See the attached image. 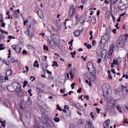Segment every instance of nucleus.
Wrapping results in <instances>:
<instances>
[{
    "mask_svg": "<svg viewBox=\"0 0 128 128\" xmlns=\"http://www.w3.org/2000/svg\"><path fill=\"white\" fill-rule=\"evenodd\" d=\"M16 94L19 97H21L24 94V92L21 90V88L17 90L16 92Z\"/></svg>",
    "mask_w": 128,
    "mask_h": 128,
    "instance_id": "0eeeda50",
    "label": "nucleus"
},
{
    "mask_svg": "<svg viewBox=\"0 0 128 128\" xmlns=\"http://www.w3.org/2000/svg\"><path fill=\"white\" fill-rule=\"evenodd\" d=\"M110 16V11H107L106 13L105 17L109 19Z\"/></svg>",
    "mask_w": 128,
    "mask_h": 128,
    "instance_id": "aec40b11",
    "label": "nucleus"
},
{
    "mask_svg": "<svg viewBox=\"0 0 128 128\" xmlns=\"http://www.w3.org/2000/svg\"><path fill=\"white\" fill-rule=\"evenodd\" d=\"M109 38V36L108 34H104L102 37L100 43L99 44L101 47H104L105 44L108 42Z\"/></svg>",
    "mask_w": 128,
    "mask_h": 128,
    "instance_id": "f257e3e1",
    "label": "nucleus"
},
{
    "mask_svg": "<svg viewBox=\"0 0 128 128\" xmlns=\"http://www.w3.org/2000/svg\"><path fill=\"white\" fill-rule=\"evenodd\" d=\"M25 115L26 117L28 118H31V114L30 112L27 110L26 111L25 113Z\"/></svg>",
    "mask_w": 128,
    "mask_h": 128,
    "instance_id": "dca6fc26",
    "label": "nucleus"
},
{
    "mask_svg": "<svg viewBox=\"0 0 128 128\" xmlns=\"http://www.w3.org/2000/svg\"><path fill=\"white\" fill-rule=\"evenodd\" d=\"M87 67L88 70L90 69L93 70V64L91 62H88L87 64Z\"/></svg>",
    "mask_w": 128,
    "mask_h": 128,
    "instance_id": "4468645a",
    "label": "nucleus"
},
{
    "mask_svg": "<svg viewBox=\"0 0 128 128\" xmlns=\"http://www.w3.org/2000/svg\"><path fill=\"white\" fill-rule=\"evenodd\" d=\"M21 53L22 54H27V52L25 50H22V52H21Z\"/></svg>",
    "mask_w": 128,
    "mask_h": 128,
    "instance_id": "8fccbe9b",
    "label": "nucleus"
},
{
    "mask_svg": "<svg viewBox=\"0 0 128 128\" xmlns=\"http://www.w3.org/2000/svg\"><path fill=\"white\" fill-rule=\"evenodd\" d=\"M54 120L55 122H58L60 121V118L57 117L54 118Z\"/></svg>",
    "mask_w": 128,
    "mask_h": 128,
    "instance_id": "72a5a7b5",
    "label": "nucleus"
},
{
    "mask_svg": "<svg viewBox=\"0 0 128 128\" xmlns=\"http://www.w3.org/2000/svg\"><path fill=\"white\" fill-rule=\"evenodd\" d=\"M114 107V104L111 103L108 104L106 106V108L108 110H110L113 108Z\"/></svg>",
    "mask_w": 128,
    "mask_h": 128,
    "instance_id": "2eb2a0df",
    "label": "nucleus"
},
{
    "mask_svg": "<svg viewBox=\"0 0 128 128\" xmlns=\"http://www.w3.org/2000/svg\"><path fill=\"white\" fill-rule=\"evenodd\" d=\"M50 28H51V29L50 30L48 29V30L50 32H52V31H53L54 30V28L52 26H50Z\"/></svg>",
    "mask_w": 128,
    "mask_h": 128,
    "instance_id": "58836bf2",
    "label": "nucleus"
},
{
    "mask_svg": "<svg viewBox=\"0 0 128 128\" xmlns=\"http://www.w3.org/2000/svg\"><path fill=\"white\" fill-rule=\"evenodd\" d=\"M5 25V23L2 22L1 24V26L4 28Z\"/></svg>",
    "mask_w": 128,
    "mask_h": 128,
    "instance_id": "338daca9",
    "label": "nucleus"
},
{
    "mask_svg": "<svg viewBox=\"0 0 128 128\" xmlns=\"http://www.w3.org/2000/svg\"><path fill=\"white\" fill-rule=\"evenodd\" d=\"M125 60L126 61L128 60V53L125 56Z\"/></svg>",
    "mask_w": 128,
    "mask_h": 128,
    "instance_id": "49530a36",
    "label": "nucleus"
},
{
    "mask_svg": "<svg viewBox=\"0 0 128 128\" xmlns=\"http://www.w3.org/2000/svg\"><path fill=\"white\" fill-rule=\"evenodd\" d=\"M8 38L9 39H15V37L13 36H10L8 37Z\"/></svg>",
    "mask_w": 128,
    "mask_h": 128,
    "instance_id": "5fc2aeb1",
    "label": "nucleus"
},
{
    "mask_svg": "<svg viewBox=\"0 0 128 128\" xmlns=\"http://www.w3.org/2000/svg\"><path fill=\"white\" fill-rule=\"evenodd\" d=\"M47 42L48 43H49L48 44L51 45L52 47L54 48H56V44L54 42L53 40H51L48 39L47 40Z\"/></svg>",
    "mask_w": 128,
    "mask_h": 128,
    "instance_id": "1a4fd4ad",
    "label": "nucleus"
},
{
    "mask_svg": "<svg viewBox=\"0 0 128 128\" xmlns=\"http://www.w3.org/2000/svg\"><path fill=\"white\" fill-rule=\"evenodd\" d=\"M77 109H79V110H84V109L83 108V107L82 106H81L80 107H78L77 106V107H76Z\"/></svg>",
    "mask_w": 128,
    "mask_h": 128,
    "instance_id": "de8ad7c7",
    "label": "nucleus"
},
{
    "mask_svg": "<svg viewBox=\"0 0 128 128\" xmlns=\"http://www.w3.org/2000/svg\"><path fill=\"white\" fill-rule=\"evenodd\" d=\"M14 91H16L18 88H21L20 84L18 82H15L12 84Z\"/></svg>",
    "mask_w": 128,
    "mask_h": 128,
    "instance_id": "20e7f679",
    "label": "nucleus"
},
{
    "mask_svg": "<svg viewBox=\"0 0 128 128\" xmlns=\"http://www.w3.org/2000/svg\"><path fill=\"white\" fill-rule=\"evenodd\" d=\"M11 46L12 48L14 50H16V48H17V46H16L12 45Z\"/></svg>",
    "mask_w": 128,
    "mask_h": 128,
    "instance_id": "864d4df0",
    "label": "nucleus"
},
{
    "mask_svg": "<svg viewBox=\"0 0 128 128\" xmlns=\"http://www.w3.org/2000/svg\"><path fill=\"white\" fill-rule=\"evenodd\" d=\"M7 90L10 92H12L14 91L12 85H8L7 87Z\"/></svg>",
    "mask_w": 128,
    "mask_h": 128,
    "instance_id": "a211bd4d",
    "label": "nucleus"
},
{
    "mask_svg": "<svg viewBox=\"0 0 128 128\" xmlns=\"http://www.w3.org/2000/svg\"><path fill=\"white\" fill-rule=\"evenodd\" d=\"M101 57L105 58L106 54V51L105 49L102 50L101 52Z\"/></svg>",
    "mask_w": 128,
    "mask_h": 128,
    "instance_id": "ddd939ff",
    "label": "nucleus"
},
{
    "mask_svg": "<svg viewBox=\"0 0 128 128\" xmlns=\"http://www.w3.org/2000/svg\"><path fill=\"white\" fill-rule=\"evenodd\" d=\"M57 108L56 109L57 110H59L60 111H62V109L60 108V106H59V105L58 104H57Z\"/></svg>",
    "mask_w": 128,
    "mask_h": 128,
    "instance_id": "79ce46f5",
    "label": "nucleus"
},
{
    "mask_svg": "<svg viewBox=\"0 0 128 128\" xmlns=\"http://www.w3.org/2000/svg\"><path fill=\"white\" fill-rule=\"evenodd\" d=\"M42 64L43 65L42 66L43 70H45V68L47 69V67L48 66V65L46 63L44 64L43 63H42Z\"/></svg>",
    "mask_w": 128,
    "mask_h": 128,
    "instance_id": "a878e982",
    "label": "nucleus"
},
{
    "mask_svg": "<svg viewBox=\"0 0 128 128\" xmlns=\"http://www.w3.org/2000/svg\"><path fill=\"white\" fill-rule=\"evenodd\" d=\"M123 123L125 124V123L128 124V121L126 119H125L124 120V121L123 122Z\"/></svg>",
    "mask_w": 128,
    "mask_h": 128,
    "instance_id": "774afa93",
    "label": "nucleus"
},
{
    "mask_svg": "<svg viewBox=\"0 0 128 128\" xmlns=\"http://www.w3.org/2000/svg\"><path fill=\"white\" fill-rule=\"evenodd\" d=\"M89 72L92 75L93 74H96V71L94 70V69H93V70H92V69H90L88 70Z\"/></svg>",
    "mask_w": 128,
    "mask_h": 128,
    "instance_id": "bb28decb",
    "label": "nucleus"
},
{
    "mask_svg": "<svg viewBox=\"0 0 128 128\" xmlns=\"http://www.w3.org/2000/svg\"><path fill=\"white\" fill-rule=\"evenodd\" d=\"M110 120L109 119L105 121L104 123L105 124H104V128H108L109 124L110 123Z\"/></svg>",
    "mask_w": 128,
    "mask_h": 128,
    "instance_id": "f8f14e48",
    "label": "nucleus"
},
{
    "mask_svg": "<svg viewBox=\"0 0 128 128\" xmlns=\"http://www.w3.org/2000/svg\"><path fill=\"white\" fill-rule=\"evenodd\" d=\"M32 78H33L32 80V82H33L34 81V80H35V79H36V78L32 76H31L30 77V80H31Z\"/></svg>",
    "mask_w": 128,
    "mask_h": 128,
    "instance_id": "3c124183",
    "label": "nucleus"
},
{
    "mask_svg": "<svg viewBox=\"0 0 128 128\" xmlns=\"http://www.w3.org/2000/svg\"><path fill=\"white\" fill-rule=\"evenodd\" d=\"M13 15L15 18H18L19 17L18 14L16 12L15 10L13 12Z\"/></svg>",
    "mask_w": 128,
    "mask_h": 128,
    "instance_id": "4be33fe9",
    "label": "nucleus"
},
{
    "mask_svg": "<svg viewBox=\"0 0 128 128\" xmlns=\"http://www.w3.org/2000/svg\"><path fill=\"white\" fill-rule=\"evenodd\" d=\"M117 42L116 46L118 48H122L125 41L124 42L123 39L121 37H120L118 40Z\"/></svg>",
    "mask_w": 128,
    "mask_h": 128,
    "instance_id": "7ed1b4c3",
    "label": "nucleus"
},
{
    "mask_svg": "<svg viewBox=\"0 0 128 128\" xmlns=\"http://www.w3.org/2000/svg\"><path fill=\"white\" fill-rule=\"evenodd\" d=\"M75 84V83H72L71 85V86L72 88V89H73L74 88V86Z\"/></svg>",
    "mask_w": 128,
    "mask_h": 128,
    "instance_id": "e2e57ef3",
    "label": "nucleus"
},
{
    "mask_svg": "<svg viewBox=\"0 0 128 128\" xmlns=\"http://www.w3.org/2000/svg\"><path fill=\"white\" fill-rule=\"evenodd\" d=\"M48 126L50 127L51 128H52L54 127H55V125L54 124L53 122L51 120H49L45 124Z\"/></svg>",
    "mask_w": 128,
    "mask_h": 128,
    "instance_id": "6e6552de",
    "label": "nucleus"
},
{
    "mask_svg": "<svg viewBox=\"0 0 128 128\" xmlns=\"http://www.w3.org/2000/svg\"><path fill=\"white\" fill-rule=\"evenodd\" d=\"M70 104L72 105L73 106H75L76 107H77V106L73 102H71L70 103Z\"/></svg>",
    "mask_w": 128,
    "mask_h": 128,
    "instance_id": "ea45409f",
    "label": "nucleus"
},
{
    "mask_svg": "<svg viewBox=\"0 0 128 128\" xmlns=\"http://www.w3.org/2000/svg\"><path fill=\"white\" fill-rule=\"evenodd\" d=\"M56 30L57 31H59L61 28V25L60 24H57L56 26Z\"/></svg>",
    "mask_w": 128,
    "mask_h": 128,
    "instance_id": "7c9ffc66",
    "label": "nucleus"
},
{
    "mask_svg": "<svg viewBox=\"0 0 128 128\" xmlns=\"http://www.w3.org/2000/svg\"><path fill=\"white\" fill-rule=\"evenodd\" d=\"M39 106L42 108L44 110H45V108H47V105L46 104H44V107L41 106Z\"/></svg>",
    "mask_w": 128,
    "mask_h": 128,
    "instance_id": "09e8293b",
    "label": "nucleus"
},
{
    "mask_svg": "<svg viewBox=\"0 0 128 128\" xmlns=\"http://www.w3.org/2000/svg\"><path fill=\"white\" fill-rule=\"evenodd\" d=\"M27 48L29 49H32L33 48V47L31 45L28 44L27 45Z\"/></svg>",
    "mask_w": 128,
    "mask_h": 128,
    "instance_id": "c03bdc74",
    "label": "nucleus"
},
{
    "mask_svg": "<svg viewBox=\"0 0 128 128\" xmlns=\"http://www.w3.org/2000/svg\"><path fill=\"white\" fill-rule=\"evenodd\" d=\"M50 118L46 116L45 114L42 115V120L43 123L44 124L46 123L49 120Z\"/></svg>",
    "mask_w": 128,
    "mask_h": 128,
    "instance_id": "423d86ee",
    "label": "nucleus"
},
{
    "mask_svg": "<svg viewBox=\"0 0 128 128\" xmlns=\"http://www.w3.org/2000/svg\"><path fill=\"white\" fill-rule=\"evenodd\" d=\"M64 108L65 109H67V110H68L69 109V106L68 105H65L64 106Z\"/></svg>",
    "mask_w": 128,
    "mask_h": 128,
    "instance_id": "603ef678",
    "label": "nucleus"
},
{
    "mask_svg": "<svg viewBox=\"0 0 128 128\" xmlns=\"http://www.w3.org/2000/svg\"><path fill=\"white\" fill-rule=\"evenodd\" d=\"M111 16L112 18L113 22H115V17H114V15L112 14H111Z\"/></svg>",
    "mask_w": 128,
    "mask_h": 128,
    "instance_id": "4d7b16f0",
    "label": "nucleus"
},
{
    "mask_svg": "<svg viewBox=\"0 0 128 128\" xmlns=\"http://www.w3.org/2000/svg\"><path fill=\"white\" fill-rule=\"evenodd\" d=\"M85 128H94L92 125V122L90 120H89L86 123L85 126Z\"/></svg>",
    "mask_w": 128,
    "mask_h": 128,
    "instance_id": "9d476101",
    "label": "nucleus"
},
{
    "mask_svg": "<svg viewBox=\"0 0 128 128\" xmlns=\"http://www.w3.org/2000/svg\"><path fill=\"white\" fill-rule=\"evenodd\" d=\"M110 1L112 3H113L114 4H115L116 2L118 0H110Z\"/></svg>",
    "mask_w": 128,
    "mask_h": 128,
    "instance_id": "bf43d9fd",
    "label": "nucleus"
},
{
    "mask_svg": "<svg viewBox=\"0 0 128 128\" xmlns=\"http://www.w3.org/2000/svg\"><path fill=\"white\" fill-rule=\"evenodd\" d=\"M120 2L125 5L128 3V1H127V0H121Z\"/></svg>",
    "mask_w": 128,
    "mask_h": 128,
    "instance_id": "cd10ccee",
    "label": "nucleus"
},
{
    "mask_svg": "<svg viewBox=\"0 0 128 128\" xmlns=\"http://www.w3.org/2000/svg\"><path fill=\"white\" fill-rule=\"evenodd\" d=\"M0 81L2 82H4L5 81V79H4V77L3 76H0Z\"/></svg>",
    "mask_w": 128,
    "mask_h": 128,
    "instance_id": "2f4dec72",
    "label": "nucleus"
},
{
    "mask_svg": "<svg viewBox=\"0 0 128 128\" xmlns=\"http://www.w3.org/2000/svg\"><path fill=\"white\" fill-rule=\"evenodd\" d=\"M38 61L37 60H36L34 62V67L36 66V67L38 68L39 66V65L38 63Z\"/></svg>",
    "mask_w": 128,
    "mask_h": 128,
    "instance_id": "c85d7f7f",
    "label": "nucleus"
},
{
    "mask_svg": "<svg viewBox=\"0 0 128 128\" xmlns=\"http://www.w3.org/2000/svg\"><path fill=\"white\" fill-rule=\"evenodd\" d=\"M76 51H74L73 52H71L70 54L72 55V58H74L75 57L73 55H75L76 54Z\"/></svg>",
    "mask_w": 128,
    "mask_h": 128,
    "instance_id": "f704fd0d",
    "label": "nucleus"
},
{
    "mask_svg": "<svg viewBox=\"0 0 128 128\" xmlns=\"http://www.w3.org/2000/svg\"><path fill=\"white\" fill-rule=\"evenodd\" d=\"M27 36H29L31 38L33 36V35L31 33L29 32H29H28V34H26Z\"/></svg>",
    "mask_w": 128,
    "mask_h": 128,
    "instance_id": "4c0bfd02",
    "label": "nucleus"
},
{
    "mask_svg": "<svg viewBox=\"0 0 128 128\" xmlns=\"http://www.w3.org/2000/svg\"><path fill=\"white\" fill-rule=\"evenodd\" d=\"M109 86L108 84H104L102 86V89L103 94L102 96L104 97L105 95L108 94L109 92Z\"/></svg>",
    "mask_w": 128,
    "mask_h": 128,
    "instance_id": "f03ea898",
    "label": "nucleus"
},
{
    "mask_svg": "<svg viewBox=\"0 0 128 128\" xmlns=\"http://www.w3.org/2000/svg\"><path fill=\"white\" fill-rule=\"evenodd\" d=\"M31 91L32 90L30 89L28 90V93L30 94V96H32V94L31 93Z\"/></svg>",
    "mask_w": 128,
    "mask_h": 128,
    "instance_id": "6e6d98bb",
    "label": "nucleus"
},
{
    "mask_svg": "<svg viewBox=\"0 0 128 128\" xmlns=\"http://www.w3.org/2000/svg\"><path fill=\"white\" fill-rule=\"evenodd\" d=\"M4 89L3 87H2L1 85H0V91H2L4 90Z\"/></svg>",
    "mask_w": 128,
    "mask_h": 128,
    "instance_id": "69168bd1",
    "label": "nucleus"
},
{
    "mask_svg": "<svg viewBox=\"0 0 128 128\" xmlns=\"http://www.w3.org/2000/svg\"><path fill=\"white\" fill-rule=\"evenodd\" d=\"M21 50V48L19 46H17V48H16V50H15L17 53H20Z\"/></svg>",
    "mask_w": 128,
    "mask_h": 128,
    "instance_id": "393cba45",
    "label": "nucleus"
},
{
    "mask_svg": "<svg viewBox=\"0 0 128 128\" xmlns=\"http://www.w3.org/2000/svg\"><path fill=\"white\" fill-rule=\"evenodd\" d=\"M86 47L88 49H90L92 48V46L90 44H88L86 46Z\"/></svg>",
    "mask_w": 128,
    "mask_h": 128,
    "instance_id": "680f3d73",
    "label": "nucleus"
},
{
    "mask_svg": "<svg viewBox=\"0 0 128 128\" xmlns=\"http://www.w3.org/2000/svg\"><path fill=\"white\" fill-rule=\"evenodd\" d=\"M114 46L113 45H111L110 47V50L109 51L108 53L111 55L112 54V52L114 51L113 48H114Z\"/></svg>",
    "mask_w": 128,
    "mask_h": 128,
    "instance_id": "f3484780",
    "label": "nucleus"
},
{
    "mask_svg": "<svg viewBox=\"0 0 128 128\" xmlns=\"http://www.w3.org/2000/svg\"><path fill=\"white\" fill-rule=\"evenodd\" d=\"M75 18L76 20V23H78V22L79 19L78 18V14H77L75 16Z\"/></svg>",
    "mask_w": 128,
    "mask_h": 128,
    "instance_id": "473e14b6",
    "label": "nucleus"
},
{
    "mask_svg": "<svg viewBox=\"0 0 128 128\" xmlns=\"http://www.w3.org/2000/svg\"><path fill=\"white\" fill-rule=\"evenodd\" d=\"M76 6H73L70 7V13L68 15L69 16L71 17L73 16L76 12Z\"/></svg>",
    "mask_w": 128,
    "mask_h": 128,
    "instance_id": "39448f33",
    "label": "nucleus"
},
{
    "mask_svg": "<svg viewBox=\"0 0 128 128\" xmlns=\"http://www.w3.org/2000/svg\"><path fill=\"white\" fill-rule=\"evenodd\" d=\"M6 74L7 76H11L12 74V71L10 69L6 70Z\"/></svg>",
    "mask_w": 128,
    "mask_h": 128,
    "instance_id": "6ab92c4d",
    "label": "nucleus"
},
{
    "mask_svg": "<svg viewBox=\"0 0 128 128\" xmlns=\"http://www.w3.org/2000/svg\"><path fill=\"white\" fill-rule=\"evenodd\" d=\"M37 12L38 14V15L40 18H41V16H42V12L41 10H40L39 11H37Z\"/></svg>",
    "mask_w": 128,
    "mask_h": 128,
    "instance_id": "c756f323",
    "label": "nucleus"
},
{
    "mask_svg": "<svg viewBox=\"0 0 128 128\" xmlns=\"http://www.w3.org/2000/svg\"><path fill=\"white\" fill-rule=\"evenodd\" d=\"M0 37L2 38V40H4L5 38V36L4 34H0Z\"/></svg>",
    "mask_w": 128,
    "mask_h": 128,
    "instance_id": "a19ab883",
    "label": "nucleus"
},
{
    "mask_svg": "<svg viewBox=\"0 0 128 128\" xmlns=\"http://www.w3.org/2000/svg\"><path fill=\"white\" fill-rule=\"evenodd\" d=\"M85 20V18L82 16H81L80 19V22L81 23H84Z\"/></svg>",
    "mask_w": 128,
    "mask_h": 128,
    "instance_id": "b1692460",
    "label": "nucleus"
},
{
    "mask_svg": "<svg viewBox=\"0 0 128 128\" xmlns=\"http://www.w3.org/2000/svg\"><path fill=\"white\" fill-rule=\"evenodd\" d=\"M126 5L120 2H119L118 4V8L120 10H123L124 9L126 8L125 5Z\"/></svg>",
    "mask_w": 128,
    "mask_h": 128,
    "instance_id": "9b49d317",
    "label": "nucleus"
},
{
    "mask_svg": "<svg viewBox=\"0 0 128 128\" xmlns=\"http://www.w3.org/2000/svg\"><path fill=\"white\" fill-rule=\"evenodd\" d=\"M44 50H46V51H48V46H46L44 45Z\"/></svg>",
    "mask_w": 128,
    "mask_h": 128,
    "instance_id": "a18cd8bd",
    "label": "nucleus"
},
{
    "mask_svg": "<svg viewBox=\"0 0 128 128\" xmlns=\"http://www.w3.org/2000/svg\"><path fill=\"white\" fill-rule=\"evenodd\" d=\"M86 56L84 58V57L83 56H82L81 57V58L82 59H83V60L84 61H86Z\"/></svg>",
    "mask_w": 128,
    "mask_h": 128,
    "instance_id": "0e129e2a",
    "label": "nucleus"
},
{
    "mask_svg": "<svg viewBox=\"0 0 128 128\" xmlns=\"http://www.w3.org/2000/svg\"><path fill=\"white\" fill-rule=\"evenodd\" d=\"M53 63H54V65L56 67H57L58 66V65L57 64V62H56L55 61H54L53 62Z\"/></svg>",
    "mask_w": 128,
    "mask_h": 128,
    "instance_id": "13d9d810",
    "label": "nucleus"
},
{
    "mask_svg": "<svg viewBox=\"0 0 128 128\" xmlns=\"http://www.w3.org/2000/svg\"><path fill=\"white\" fill-rule=\"evenodd\" d=\"M40 90H41V91L43 92H44V91L42 90L40 88H36V91L39 94Z\"/></svg>",
    "mask_w": 128,
    "mask_h": 128,
    "instance_id": "c9c22d12",
    "label": "nucleus"
},
{
    "mask_svg": "<svg viewBox=\"0 0 128 128\" xmlns=\"http://www.w3.org/2000/svg\"><path fill=\"white\" fill-rule=\"evenodd\" d=\"M91 21L92 23L93 24H95L96 21V17L93 16L92 18Z\"/></svg>",
    "mask_w": 128,
    "mask_h": 128,
    "instance_id": "5701e85b",
    "label": "nucleus"
},
{
    "mask_svg": "<svg viewBox=\"0 0 128 128\" xmlns=\"http://www.w3.org/2000/svg\"><path fill=\"white\" fill-rule=\"evenodd\" d=\"M28 102L29 103V104L30 105H31L32 104V100L30 98H28Z\"/></svg>",
    "mask_w": 128,
    "mask_h": 128,
    "instance_id": "37998d69",
    "label": "nucleus"
},
{
    "mask_svg": "<svg viewBox=\"0 0 128 128\" xmlns=\"http://www.w3.org/2000/svg\"><path fill=\"white\" fill-rule=\"evenodd\" d=\"M112 63H113L114 64H116L117 63L116 60H115V59H114L113 60V62Z\"/></svg>",
    "mask_w": 128,
    "mask_h": 128,
    "instance_id": "052dcab7",
    "label": "nucleus"
},
{
    "mask_svg": "<svg viewBox=\"0 0 128 128\" xmlns=\"http://www.w3.org/2000/svg\"><path fill=\"white\" fill-rule=\"evenodd\" d=\"M28 82L27 81H24L23 83V87L24 88L26 86V85L28 84Z\"/></svg>",
    "mask_w": 128,
    "mask_h": 128,
    "instance_id": "e433bc0d",
    "label": "nucleus"
},
{
    "mask_svg": "<svg viewBox=\"0 0 128 128\" xmlns=\"http://www.w3.org/2000/svg\"><path fill=\"white\" fill-rule=\"evenodd\" d=\"M80 32L79 30H76L74 32V35L76 37H78L80 36Z\"/></svg>",
    "mask_w": 128,
    "mask_h": 128,
    "instance_id": "412c9836",
    "label": "nucleus"
}]
</instances>
